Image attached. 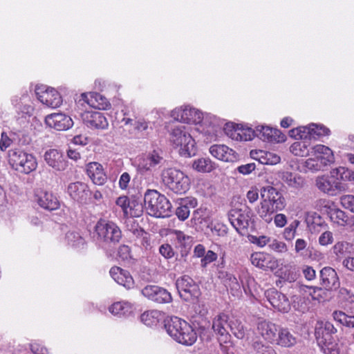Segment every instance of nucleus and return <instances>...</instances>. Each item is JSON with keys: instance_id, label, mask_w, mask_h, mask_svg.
I'll return each instance as SVG.
<instances>
[{"instance_id": "obj_1", "label": "nucleus", "mask_w": 354, "mask_h": 354, "mask_svg": "<svg viewBox=\"0 0 354 354\" xmlns=\"http://www.w3.org/2000/svg\"><path fill=\"white\" fill-rule=\"evenodd\" d=\"M260 194L261 201L257 207L256 212L263 222L270 224L272 222L275 213L285 208L286 199L279 191L270 185L262 187Z\"/></svg>"}, {"instance_id": "obj_2", "label": "nucleus", "mask_w": 354, "mask_h": 354, "mask_svg": "<svg viewBox=\"0 0 354 354\" xmlns=\"http://www.w3.org/2000/svg\"><path fill=\"white\" fill-rule=\"evenodd\" d=\"M350 178V172L344 167H339L332 169L328 174L317 176L315 185L321 192L334 196L346 190V184L343 181Z\"/></svg>"}, {"instance_id": "obj_3", "label": "nucleus", "mask_w": 354, "mask_h": 354, "mask_svg": "<svg viewBox=\"0 0 354 354\" xmlns=\"http://www.w3.org/2000/svg\"><path fill=\"white\" fill-rule=\"evenodd\" d=\"M165 327L171 338L183 345L191 346L197 339V334L192 326L179 317H171L167 321Z\"/></svg>"}, {"instance_id": "obj_4", "label": "nucleus", "mask_w": 354, "mask_h": 354, "mask_svg": "<svg viewBox=\"0 0 354 354\" xmlns=\"http://www.w3.org/2000/svg\"><path fill=\"white\" fill-rule=\"evenodd\" d=\"M144 205L147 213L155 217H167L171 213V203L156 190L149 189L146 192Z\"/></svg>"}, {"instance_id": "obj_5", "label": "nucleus", "mask_w": 354, "mask_h": 354, "mask_svg": "<svg viewBox=\"0 0 354 354\" xmlns=\"http://www.w3.org/2000/svg\"><path fill=\"white\" fill-rule=\"evenodd\" d=\"M169 140L174 147L178 148L181 156L190 157L195 155L196 142L185 126H175L170 132Z\"/></svg>"}, {"instance_id": "obj_6", "label": "nucleus", "mask_w": 354, "mask_h": 354, "mask_svg": "<svg viewBox=\"0 0 354 354\" xmlns=\"http://www.w3.org/2000/svg\"><path fill=\"white\" fill-rule=\"evenodd\" d=\"M164 185L174 193L182 194L189 189V178L179 169L169 168L162 173Z\"/></svg>"}, {"instance_id": "obj_7", "label": "nucleus", "mask_w": 354, "mask_h": 354, "mask_svg": "<svg viewBox=\"0 0 354 354\" xmlns=\"http://www.w3.org/2000/svg\"><path fill=\"white\" fill-rule=\"evenodd\" d=\"M8 156L12 167L20 173L28 174L37 167L36 157L23 150H10Z\"/></svg>"}, {"instance_id": "obj_8", "label": "nucleus", "mask_w": 354, "mask_h": 354, "mask_svg": "<svg viewBox=\"0 0 354 354\" xmlns=\"http://www.w3.org/2000/svg\"><path fill=\"white\" fill-rule=\"evenodd\" d=\"M97 239L105 243H118L122 236L120 229L115 223L105 219H100L95 227Z\"/></svg>"}, {"instance_id": "obj_9", "label": "nucleus", "mask_w": 354, "mask_h": 354, "mask_svg": "<svg viewBox=\"0 0 354 354\" xmlns=\"http://www.w3.org/2000/svg\"><path fill=\"white\" fill-rule=\"evenodd\" d=\"M253 216V212L248 207L232 209L228 214V218L231 225L238 232H241L252 226Z\"/></svg>"}, {"instance_id": "obj_10", "label": "nucleus", "mask_w": 354, "mask_h": 354, "mask_svg": "<svg viewBox=\"0 0 354 354\" xmlns=\"http://www.w3.org/2000/svg\"><path fill=\"white\" fill-rule=\"evenodd\" d=\"M171 117L181 122L198 124L203 118V113L197 109L185 105L174 109L171 113Z\"/></svg>"}, {"instance_id": "obj_11", "label": "nucleus", "mask_w": 354, "mask_h": 354, "mask_svg": "<svg viewBox=\"0 0 354 354\" xmlns=\"http://www.w3.org/2000/svg\"><path fill=\"white\" fill-rule=\"evenodd\" d=\"M35 93L37 99L48 107L57 108L62 103V98L59 92L46 85L37 86Z\"/></svg>"}, {"instance_id": "obj_12", "label": "nucleus", "mask_w": 354, "mask_h": 354, "mask_svg": "<svg viewBox=\"0 0 354 354\" xmlns=\"http://www.w3.org/2000/svg\"><path fill=\"white\" fill-rule=\"evenodd\" d=\"M198 124V129L210 141L217 138L218 133L221 129L218 118L210 113H203V118Z\"/></svg>"}, {"instance_id": "obj_13", "label": "nucleus", "mask_w": 354, "mask_h": 354, "mask_svg": "<svg viewBox=\"0 0 354 354\" xmlns=\"http://www.w3.org/2000/svg\"><path fill=\"white\" fill-rule=\"evenodd\" d=\"M176 286L180 296L185 300L197 297L199 295L198 286L189 276L185 275L178 279Z\"/></svg>"}, {"instance_id": "obj_14", "label": "nucleus", "mask_w": 354, "mask_h": 354, "mask_svg": "<svg viewBox=\"0 0 354 354\" xmlns=\"http://www.w3.org/2000/svg\"><path fill=\"white\" fill-rule=\"evenodd\" d=\"M81 118L84 124L91 129H106L109 127L106 118L100 111H85Z\"/></svg>"}, {"instance_id": "obj_15", "label": "nucleus", "mask_w": 354, "mask_h": 354, "mask_svg": "<svg viewBox=\"0 0 354 354\" xmlns=\"http://www.w3.org/2000/svg\"><path fill=\"white\" fill-rule=\"evenodd\" d=\"M45 123L57 131H66L73 126L71 118L63 113H53L46 115Z\"/></svg>"}, {"instance_id": "obj_16", "label": "nucleus", "mask_w": 354, "mask_h": 354, "mask_svg": "<svg viewBox=\"0 0 354 354\" xmlns=\"http://www.w3.org/2000/svg\"><path fill=\"white\" fill-rule=\"evenodd\" d=\"M45 162L57 171H63L68 167V161L62 152L55 149H50L44 154Z\"/></svg>"}, {"instance_id": "obj_17", "label": "nucleus", "mask_w": 354, "mask_h": 354, "mask_svg": "<svg viewBox=\"0 0 354 354\" xmlns=\"http://www.w3.org/2000/svg\"><path fill=\"white\" fill-rule=\"evenodd\" d=\"M266 297L271 306L277 310L282 313H287L290 308L288 299L285 295L271 288L266 291Z\"/></svg>"}, {"instance_id": "obj_18", "label": "nucleus", "mask_w": 354, "mask_h": 354, "mask_svg": "<svg viewBox=\"0 0 354 354\" xmlns=\"http://www.w3.org/2000/svg\"><path fill=\"white\" fill-rule=\"evenodd\" d=\"M256 136L263 141L274 143L283 142L286 140V136L280 130L263 125L256 127Z\"/></svg>"}, {"instance_id": "obj_19", "label": "nucleus", "mask_w": 354, "mask_h": 354, "mask_svg": "<svg viewBox=\"0 0 354 354\" xmlns=\"http://www.w3.org/2000/svg\"><path fill=\"white\" fill-rule=\"evenodd\" d=\"M279 328V326L267 320H259L257 324V333L271 344L276 341Z\"/></svg>"}, {"instance_id": "obj_20", "label": "nucleus", "mask_w": 354, "mask_h": 354, "mask_svg": "<svg viewBox=\"0 0 354 354\" xmlns=\"http://www.w3.org/2000/svg\"><path fill=\"white\" fill-rule=\"evenodd\" d=\"M162 161L163 158L160 151L153 150L138 159V170L142 173L150 171Z\"/></svg>"}, {"instance_id": "obj_21", "label": "nucleus", "mask_w": 354, "mask_h": 354, "mask_svg": "<svg viewBox=\"0 0 354 354\" xmlns=\"http://www.w3.org/2000/svg\"><path fill=\"white\" fill-rule=\"evenodd\" d=\"M321 285L327 290H334L339 288V280L335 269L325 267L320 271Z\"/></svg>"}, {"instance_id": "obj_22", "label": "nucleus", "mask_w": 354, "mask_h": 354, "mask_svg": "<svg viewBox=\"0 0 354 354\" xmlns=\"http://www.w3.org/2000/svg\"><path fill=\"white\" fill-rule=\"evenodd\" d=\"M67 193L74 201L80 203L86 201L90 196L88 185L79 181L70 183L67 187Z\"/></svg>"}, {"instance_id": "obj_23", "label": "nucleus", "mask_w": 354, "mask_h": 354, "mask_svg": "<svg viewBox=\"0 0 354 354\" xmlns=\"http://www.w3.org/2000/svg\"><path fill=\"white\" fill-rule=\"evenodd\" d=\"M337 333V329L330 322L319 321L315 326V336L317 342H324V340L334 339L333 335Z\"/></svg>"}, {"instance_id": "obj_24", "label": "nucleus", "mask_w": 354, "mask_h": 354, "mask_svg": "<svg viewBox=\"0 0 354 354\" xmlns=\"http://www.w3.org/2000/svg\"><path fill=\"white\" fill-rule=\"evenodd\" d=\"M228 316L224 313L217 315L212 321V329L215 333L220 336L221 341H227L230 337L228 328L230 322H228Z\"/></svg>"}, {"instance_id": "obj_25", "label": "nucleus", "mask_w": 354, "mask_h": 354, "mask_svg": "<svg viewBox=\"0 0 354 354\" xmlns=\"http://www.w3.org/2000/svg\"><path fill=\"white\" fill-rule=\"evenodd\" d=\"M86 171L93 183L97 185H102L106 181V175L102 165L97 162H91L86 165Z\"/></svg>"}, {"instance_id": "obj_26", "label": "nucleus", "mask_w": 354, "mask_h": 354, "mask_svg": "<svg viewBox=\"0 0 354 354\" xmlns=\"http://www.w3.org/2000/svg\"><path fill=\"white\" fill-rule=\"evenodd\" d=\"M310 155L317 158L324 167L335 162L333 151L324 145H316L310 148Z\"/></svg>"}, {"instance_id": "obj_27", "label": "nucleus", "mask_w": 354, "mask_h": 354, "mask_svg": "<svg viewBox=\"0 0 354 354\" xmlns=\"http://www.w3.org/2000/svg\"><path fill=\"white\" fill-rule=\"evenodd\" d=\"M209 152L213 157L222 161L233 162L236 159L234 151L225 145H213L209 147Z\"/></svg>"}, {"instance_id": "obj_28", "label": "nucleus", "mask_w": 354, "mask_h": 354, "mask_svg": "<svg viewBox=\"0 0 354 354\" xmlns=\"http://www.w3.org/2000/svg\"><path fill=\"white\" fill-rule=\"evenodd\" d=\"M110 274L115 282L127 289L133 287L134 281L129 272L119 267H113L110 270Z\"/></svg>"}, {"instance_id": "obj_29", "label": "nucleus", "mask_w": 354, "mask_h": 354, "mask_svg": "<svg viewBox=\"0 0 354 354\" xmlns=\"http://www.w3.org/2000/svg\"><path fill=\"white\" fill-rule=\"evenodd\" d=\"M81 97L82 100L87 102L90 106L98 109L106 110L109 109L111 105L107 98L100 93H82Z\"/></svg>"}, {"instance_id": "obj_30", "label": "nucleus", "mask_w": 354, "mask_h": 354, "mask_svg": "<svg viewBox=\"0 0 354 354\" xmlns=\"http://www.w3.org/2000/svg\"><path fill=\"white\" fill-rule=\"evenodd\" d=\"M197 199L187 197L181 200L179 206L176 209V215L180 221H185L190 214V209L197 206Z\"/></svg>"}, {"instance_id": "obj_31", "label": "nucleus", "mask_w": 354, "mask_h": 354, "mask_svg": "<svg viewBox=\"0 0 354 354\" xmlns=\"http://www.w3.org/2000/svg\"><path fill=\"white\" fill-rule=\"evenodd\" d=\"M328 216L333 225L339 227L351 225L352 220L349 216L339 208H331L328 211Z\"/></svg>"}, {"instance_id": "obj_32", "label": "nucleus", "mask_w": 354, "mask_h": 354, "mask_svg": "<svg viewBox=\"0 0 354 354\" xmlns=\"http://www.w3.org/2000/svg\"><path fill=\"white\" fill-rule=\"evenodd\" d=\"M37 196V203L44 209L53 211L59 208V202L52 193L41 192Z\"/></svg>"}, {"instance_id": "obj_33", "label": "nucleus", "mask_w": 354, "mask_h": 354, "mask_svg": "<svg viewBox=\"0 0 354 354\" xmlns=\"http://www.w3.org/2000/svg\"><path fill=\"white\" fill-rule=\"evenodd\" d=\"M251 154L253 158L258 160L263 165H274L281 161V157L274 152L259 150L252 151Z\"/></svg>"}, {"instance_id": "obj_34", "label": "nucleus", "mask_w": 354, "mask_h": 354, "mask_svg": "<svg viewBox=\"0 0 354 354\" xmlns=\"http://www.w3.org/2000/svg\"><path fill=\"white\" fill-rule=\"evenodd\" d=\"M279 178L288 186L295 188H301L304 185V178L295 174L289 171H282L279 173Z\"/></svg>"}, {"instance_id": "obj_35", "label": "nucleus", "mask_w": 354, "mask_h": 354, "mask_svg": "<svg viewBox=\"0 0 354 354\" xmlns=\"http://www.w3.org/2000/svg\"><path fill=\"white\" fill-rule=\"evenodd\" d=\"M273 344L282 347H290L296 344V338L288 329L280 326L277 339Z\"/></svg>"}, {"instance_id": "obj_36", "label": "nucleus", "mask_w": 354, "mask_h": 354, "mask_svg": "<svg viewBox=\"0 0 354 354\" xmlns=\"http://www.w3.org/2000/svg\"><path fill=\"white\" fill-rule=\"evenodd\" d=\"M192 167L200 173H209L216 168V164L209 158H199L193 160Z\"/></svg>"}, {"instance_id": "obj_37", "label": "nucleus", "mask_w": 354, "mask_h": 354, "mask_svg": "<svg viewBox=\"0 0 354 354\" xmlns=\"http://www.w3.org/2000/svg\"><path fill=\"white\" fill-rule=\"evenodd\" d=\"M109 312L119 317L129 316L133 312V306L127 301H118L112 304L109 308Z\"/></svg>"}, {"instance_id": "obj_38", "label": "nucleus", "mask_w": 354, "mask_h": 354, "mask_svg": "<svg viewBox=\"0 0 354 354\" xmlns=\"http://www.w3.org/2000/svg\"><path fill=\"white\" fill-rule=\"evenodd\" d=\"M197 191L205 197H212L216 194V187L209 180L201 179L197 183Z\"/></svg>"}, {"instance_id": "obj_39", "label": "nucleus", "mask_w": 354, "mask_h": 354, "mask_svg": "<svg viewBox=\"0 0 354 354\" xmlns=\"http://www.w3.org/2000/svg\"><path fill=\"white\" fill-rule=\"evenodd\" d=\"M162 318V313L156 310L146 311L140 316L141 322L149 326L156 325Z\"/></svg>"}, {"instance_id": "obj_40", "label": "nucleus", "mask_w": 354, "mask_h": 354, "mask_svg": "<svg viewBox=\"0 0 354 354\" xmlns=\"http://www.w3.org/2000/svg\"><path fill=\"white\" fill-rule=\"evenodd\" d=\"M352 245L344 241H337L332 247V252L337 259H342L344 257L350 253Z\"/></svg>"}, {"instance_id": "obj_41", "label": "nucleus", "mask_w": 354, "mask_h": 354, "mask_svg": "<svg viewBox=\"0 0 354 354\" xmlns=\"http://www.w3.org/2000/svg\"><path fill=\"white\" fill-rule=\"evenodd\" d=\"M312 131L310 124L299 127L290 131V136L297 140H311L313 139Z\"/></svg>"}, {"instance_id": "obj_42", "label": "nucleus", "mask_w": 354, "mask_h": 354, "mask_svg": "<svg viewBox=\"0 0 354 354\" xmlns=\"http://www.w3.org/2000/svg\"><path fill=\"white\" fill-rule=\"evenodd\" d=\"M209 232L208 234L212 236H224L227 233V227L223 223L218 221H212L208 226Z\"/></svg>"}, {"instance_id": "obj_43", "label": "nucleus", "mask_w": 354, "mask_h": 354, "mask_svg": "<svg viewBox=\"0 0 354 354\" xmlns=\"http://www.w3.org/2000/svg\"><path fill=\"white\" fill-rule=\"evenodd\" d=\"M301 167L305 172L317 171L322 170L324 166L317 158H309L301 162Z\"/></svg>"}, {"instance_id": "obj_44", "label": "nucleus", "mask_w": 354, "mask_h": 354, "mask_svg": "<svg viewBox=\"0 0 354 354\" xmlns=\"http://www.w3.org/2000/svg\"><path fill=\"white\" fill-rule=\"evenodd\" d=\"M334 320L339 324L349 327L354 328V315H348L342 311H334L333 313Z\"/></svg>"}, {"instance_id": "obj_45", "label": "nucleus", "mask_w": 354, "mask_h": 354, "mask_svg": "<svg viewBox=\"0 0 354 354\" xmlns=\"http://www.w3.org/2000/svg\"><path fill=\"white\" fill-rule=\"evenodd\" d=\"M324 354H339V348L335 339L324 340V342H317Z\"/></svg>"}, {"instance_id": "obj_46", "label": "nucleus", "mask_w": 354, "mask_h": 354, "mask_svg": "<svg viewBox=\"0 0 354 354\" xmlns=\"http://www.w3.org/2000/svg\"><path fill=\"white\" fill-rule=\"evenodd\" d=\"M237 138L236 141H248L251 140L256 136V129L252 130L249 127H243L239 124L237 128Z\"/></svg>"}, {"instance_id": "obj_47", "label": "nucleus", "mask_w": 354, "mask_h": 354, "mask_svg": "<svg viewBox=\"0 0 354 354\" xmlns=\"http://www.w3.org/2000/svg\"><path fill=\"white\" fill-rule=\"evenodd\" d=\"M290 151L295 156H305L310 155V150L308 149L306 142H295L290 147Z\"/></svg>"}, {"instance_id": "obj_48", "label": "nucleus", "mask_w": 354, "mask_h": 354, "mask_svg": "<svg viewBox=\"0 0 354 354\" xmlns=\"http://www.w3.org/2000/svg\"><path fill=\"white\" fill-rule=\"evenodd\" d=\"M218 277L223 280L227 287H230L232 290H239L240 288L237 279L232 274L224 272H220Z\"/></svg>"}, {"instance_id": "obj_49", "label": "nucleus", "mask_w": 354, "mask_h": 354, "mask_svg": "<svg viewBox=\"0 0 354 354\" xmlns=\"http://www.w3.org/2000/svg\"><path fill=\"white\" fill-rule=\"evenodd\" d=\"M268 259L269 254L264 252H254L250 257L252 263L262 269L265 268V265Z\"/></svg>"}, {"instance_id": "obj_50", "label": "nucleus", "mask_w": 354, "mask_h": 354, "mask_svg": "<svg viewBox=\"0 0 354 354\" xmlns=\"http://www.w3.org/2000/svg\"><path fill=\"white\" fill-rule=\"evenodd\" d=\"M229 328L239 339L243 338L245 335V329L242 323L238 319L231 320Z\"/></svg>"}, {"instance_id": "obj_51", "label": "nucleus", "mask_w": 354, "mask_h": 354, "mask_svg": "<svg viewBox=\"0 0 354 354\" xmlns=\"http://www.w3.org/2000/svg\"><path fill=\"white\" fill-rule=\"evenodd\" d=\"M128 207V209H129L128 216L138 217L143 211L142 203L135 198L129 199V205Z\"/></svg>"}, {"instance_id": "obj_52", "label": "nucleus", "mask_w": 354, "mask_h": 354, "mask_svg": "<svg viewBox=\"0 0 354 354\" xmlns=\"http://www.w3.org/2000/svg\"><path fill=\"white\" fill-rule=\"evenodd\" d=\"M171 234L175 236V239L176 240L177 243L181 247L185 248L187 245H189L192 242V237L185 234L182 231L173 230Z\"/></svg>"}, {"instance_id": "obj_53", "label": "nucleus", "mask_w": 354, "mask_h": 354, "mask_svg": "<svg viewBox=\"0 0 354 354\" xmlns=\"http://www.w3.org/2000/svg\"><path fill=\"white\" fill-rule=\"evenodd\" d=\"M66 237L68 244L73 247L79 248L84 244V240L77 232H69L66 234Z\"/></svg>"}, {"instance_id": "obj_54", "label": "nucleus", "mask_w": 354, "mask_h": 354, "mask_svg": "<svg viewBox=\"0 0 354 354\" xmlns=\"http://www.w3.org/2000/svg\"><path fill=\"white\" fill-rule=\"evenodd\" d=\"M313 139L317 140L319 138L327 136L330 133V130L323 125L316 124H310Z\"/></svg>"}, {"instance_id": "obj_55", "label": "nucleus", "mask_w": 354, "mask_h": 354, "mask_svg": "<svg viewBox=\"0 0 354 354\" xmlns=\"http://www.w3.org/2000/svg\"><path fill=\"white\" fill-rule=\"evenodd\" d=\"M172 297L170 294L166 289L159 287V290L156 295L154 301L164 304V303H169L171 301Z\"/></svg>"}, {"instance_id": "obj_56", "label": "nucleus", "mask_w": 354, "mask_h": 354, "mask_svg": "<svg viewBox=\"0 0 354 354\" xmlns=\"http://www.w3.org/2000/svg\"><path fill=\"white\" fill-rule=\"evenodd\" d=\"M337 297L342 301L351 304H354V294L344 287L339 288Z\"/></svg>"}, {"instance_id": "obj_57", "label": "nucleus", "mask_w": 354, "mask_h": 354, "mask_svg": "<svg viewBox=\"0 0 354 354\" xmlns=\"http://www.w3.org/2000/svg\"><path fill=\"white\" fill-rule=\"evenodd\" d=\"M253 347L255 351V354H277L273 347L265 345L261 342H254Z\"/></svg>"}, {"instance_id": "obj_58", "label": "nucleus", "mask_w": 354, "mask_h": 354, "mask_svg": "<svg viewBox=\"0 0 354 354\" xmlns=\"http://www.w3.org/2000/svg\"><path fill=\"white\" fill-rule=\"evenodd\" d=\"M308 243L304 239H297L295 241V251L300 257H308Z\"/></svg>"}, {"instance_id": "obj_59", "label": "nucleus", "mask_w": 354, "mask_h": 354, "mask_svg": "<svg viewBox=\"0 0 354 354\" xmlns=\"http://www.w3.org/2000/svg\"><path fill=\"white\" fill-rule=\"evenodd\" d=\"M268 247L271 250L279 253L286 252L288 250L284 242L274 239H270Z\"/></svg>"}, {"instance_id": "obj_60", "label": "nucleus", "mask_w": 354, "mask_h": 354, "mask_svg": "<svg viewBox=\"0 0 354 354\" xmlns=\"http://www.w3.org/2000/svg\"><path fill=\"white\" fill-rule=\"evenodd\" d=\"M207 209L206 208L200 207L193 212L192 220L196 225L201 224L203 221H206Z\"/></svg>"}, {"instance_id": "obj_61", "label": "nucleus", "mask_w": 354, "mask_h": 354, "mask_svg": "<svg viewBox=\"0 0 354 354\" xmlns=\"http://www.w3.org/2000/svg\"><path fill=\"white\" fill-rule=\"evenodd\" d=\"M115 205L121 208L124 216L127 217L128 212H129V209H128V206L129 205V198L126 196H120L116 199Z\"/></svg>"}, {"instance_id": "obj_62", "label": "nucleus", "mask_w": 354, "mask_h": 354, "mask_svg": "<svg viewBox=\"0 0 354 354\" xmlns=\"http://www.w3.org/2000/svg\"><path fill=\"white\" fill-rule=\"evenodd\" d=\"M299 223L298 221H295L294 223H291L284 230L283 236L286 240L290 241L295 237Z\"/></svg>"}, {"instance_id": "obj_63", "label": "nucleus", "mask_w": 354, "mask_h": 354, "mask_svg": "<svg viewBox=\"0 0 354 354\" xmlns=\"http://www.w3.org/2000/svg\"><path fill=\"white\" fill-rule=\"evenodd\" d=\"M341 205L354 213V196L344 195L340 198Z\"/></svg>"}, {"instance_id": "obj_64", "label": "nucleus", "mask_w": 354, "mask_h": 354, "mask_svg": "<svg viewBox=\"0 0 354 354\" xmlns=\"http://www.w3.org/2000/svg\"><path fill=\"white\" fill-rule=\"evenodd\" d=\"M131 250L128 245H123L119 247L118 257L120 261H126L131 259Z\"/></svg>"}]
</instances>
